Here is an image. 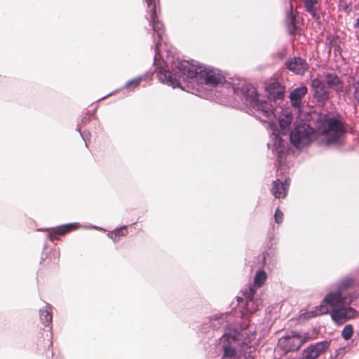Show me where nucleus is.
<instances>
[{
	"instance_id": "27",
	"label": "nucleus",
	"mask_w": 359,
	"mask_h": 359,
	"mask_svg": "<svg viewBox=\"0 0 359 359\" xmlns=\"http://www.w3.org/2000/svg\"><path fill=\"white\" fill-rule=\"evenodd\" d=\"M68 231H69V226H62V227H60L59 229L53 230V233H54V236H56V235H63L66 232H67Z\"/></svg>"
},
{
	"instance_id": "9",
	"label": "nucleus",
	"mask_w": 359,
	"mask_h": 359,
	"mask_svg": "<svg viewBox=\"0 0 359 359\" xmlns=\"http://www.w3.org/2000/svg\"><path fill=\"white\" fill-rule=\"evenodd\" d=\"M330 344L328 341L311 344L303 351L302 359H316L329 348Z\"/></svg>"
},
{
	"instance_id": "33",
	"label": "nucleus",
	"mask_w": 359,
	"mask_h": 359,
	"mask_svg": "<svg viewBox=\"0 0 359 359\" xmlns=\"http://www.w3.org/2000/svg\"><path fill=\"white\" fill-rule=\"evenodd\" d=\"M238 359H242L241 358H239ZM245 359H254L252 356L249 355L248 358H245Z\"/></svg>"
},
{
	"instance_id": "22",
	"label": "nucleus",
	"mask_w": 359,
	"mask_h": 359,
	"mask_svg": "<svg viewBox=\"0 0 359 359\" xmlns=\"http://www.w3.org/2000/svg\"><path fill=\"white\" fill-rule=\"evenodd\" d=\"M52 307L50 305H46L43 309L40 310V319L45 325L52 322Z\"/></svg>"
},
{
	"instance_id": "26",
	"label": "nucleus",
	"mask_w": 359,
	"mask_h": 359,
	"mask_svg": "<svg viewBox=\"0 0 359 359\" xmlns=\"http://www.w3.org/2000/svg\"><path fill=\"white\" fill-rule=\"evenodd\" d=\"M141 79V77L132 79L126 83V87L128 88L130 87H136L140 84Z\"/></svg>"
},
{
	"instance_id": "25",
	"label": "nucleus",
	"mask_w": 359,
	"mask_h": 359,
	"mask_svg": "<svg viewBox=\"0 0 359 359\" xmlns=\"http://www.w3.org/2000/svg\"><path fill=\"white\" fill-rule=\"evenodd\" d=\"M353 334V329L351 325H347L344 327L342 330L341 335L346 340H348L351 338Z\"/></svg>"
},
{
	"instance_id": "17",
	"label": "nucleus",
	"mask_w": 359,
	"mask_h": 359,
	"mask_svg": "<svg viewBox=\"0 0 359 359\" xmlns=\"http://www.w3.org/2000/svg\"><path fill=\"white\" fill-rule=\"evenodd\" d=\"M306 93L307 88L305 86L294 89L290 94L291 104L296 108H299L302 104V99Z\"/></svg>"
},
{
	"instance_id": "24",
	"label": "nucleus",
	"mask_w": 359,
	"mask_h": 359,
	"mask_svg": "<svg viewBox=\"0 0 359 359\" xmlns=\"http://www.w3.org/2000/svg\"><path fill=\"white\" fill-rule=\"evenodd\" d=\"M266 279V273L264 270H259L258 271H257L254 278V287H261L264 283Z\"/></svg>"
},
{
	"instance_id": "19",
	"label": "nucleus",
	"mask_w": 359,
	"mask_h": 359,
	"mask_svg": "<svg viewBox=\"0 0 359 359\" xmlns=\"http://www.w3.org/2000/svg\"><path fill=\"white\" fill-rule=\"evenodd\" d=\"M292 120V115L288 110L283 111L280 114L279 117V125L283 134L288 130Z\"/></svg>"
},
{
	"instance_id": "16",
	"label": "nucleus",
	"mask_w": 359,
	"mask_h": 359,
	"mask_svg": "<svg viewBox=\"0 0 359 359\" xmlns=\"http://www.w3.org/2000/svg\"><path fill=\"white\" fill-rule=\"evenodd\" d=\"M286 21L287 25V29L290 34H295L298 24V13H295L293 11L292 1H290V10L287 12Z\"/></svg>"
},
{
	"instance_id": "7",
	"label": "nucleus",
	"mask_w": 359,
	"mask_h": 359,
	"mask_svg": "<svg viewBox=\"0 0 359 359\" xmlns=\"http://www.w3.org/2000/svg\"><path fill=\"white\" fill-rule=\"evenodd\" d=\"M339 298V292L328 294L319 306H316L311 311L305 313L306 315V318H313L328 313L330 311H332V307L338 302Z\"/></svg>"
},
{
	"instance_id": "28",
	"label": "nucleus",
	"mask_w": 359,
	"mask_h": 359,
	"mask_svg": "<svg viewBox=\"0 0 359 359\" xmlns=\"http://www.w3.org/2000/svg\"><path fill=\"white\" fill-rule=\"evenodd\" d=\"M274 218H275L276 222L278 224H280L283 222V214L278 208L275 212Z\"/></svg>"
},
{
	"instance_id": "15",
	"label": "nucleus",
	"mask_w": 359,
	"mask_h": 359,
	"mask_svg": "<svg viewBox=\"0 0 359 359\" xmlns=\"http://www.w3.org/2000/svg\"><path fill=\"white\" fill-rule=\"evenodd\" d=\"M305 11L309 13L311 17L316 20L320 19V6L321 4L319 0H302Z\"/></svg>"
},
{
	"instance_id": "20",
	"label": "nucleus",
	"mask_w": 359,
	"mask_h": 359,
	"mask_svg": "<svg viewBox=\"0 0 359 359\" xmlns=\"http://www.w3.org/2000/svg\"><path fill=\"white\" fill-rule=\"evenodd\" d=\"M276 130L272 133V150L277 152L278 154H281L284 152L285 147L284 141L278 134L276 133Z\"/></svg>"
},
{
	"instance_id": "10",
	"label": "nucleus",
	"mask_w": 359,
	"mask_h": 359,
	"mask_svg": "<svg viewBox=\"0 0 359 359\" xmlns=\"http://www.w3.org/2000/svg\"><path fill=\"white\" fill-rule=\"evenodd\" d=\"M313 96L318 102H324L329 99L330 91L325 82L318 78L311 82Z\"/></svg>"
},
{
	"instance_id": "29",
	"label": "nucleus",
	"mask_w": 359,
	"mask_h": 359,
	"mask_svg": "<svg viewBox=\"0 0 359 359\" xmlns=\"http://www.w3.org/2000/svg\"><path fill=\"white\" fill-rule=\"evenodd\" d=\"M290 179L286 178L283 182H282L281 189L283 190V195H287V189L290 186Z\"/></svg>"
},
{
	"instance_id": "1",
	"label": "nucleus",
	"mask_w": 359,
	"mask_h": 359,
	"mask_svg": "<svg viewBox=\"0 0 359 359\" xmlns=\"http://www.w3.org/2000/svg\"><path fill=\"white\" fill-rule=\"evenodd\" d=\"M173 73L165 69H161L158 74L159 80L164 83L176 88L180 86V79L186 76L201 83L211 86H217L224 81L220 71L200 65L198 62L188 60H177L172 64ZM184 79V78H183Z\"/></svg>"
},
{
	"instance_id": "11",
	"label": "nucleus",
	"mask_w": 359,
	"mask_h": 359,
	"mask_svg": "<svg viewBox=\"0 0 359 359\" xmlns=\"http://www.w3.org/2000/svg\"><path fill=\"white\" fill-rule=\"evenodd\" d=\"M237 339L236 332H224L220 338V342L222 344L224 349V357L229 358H235L236 353L235 349L231 346V343L235 342Z\"/></svg>"
},
{
	"instance_id": "18",
	"label": "nucleus",
	"mask_w": 359,
	"mask_h": 359,
	"mask_svg": "<svg viewBox=\"0 0 359 359\" xmlns=\"http://www.w3.org/2000/svg\"><path fill=\"white\" fill-rule=\"evenodd\" d=\"M325 81L328 87L334 88L337 92L342 91L343 84L337 75L332 73L327 74Z\"/></svg>"
},
{
	"instance_id": "31",
	"label": "nucleus",
	"mask_w": 359,
	"mask_h": 359,
	"mask_svg": "<svg viewBox=\"0 0 359 359\" xmlns=\"http://www.w3.org/2000/svg\"><path fill=\"white\" fill-rule=\"evenodd\" d=\"M126 233V230L125 229H117L114 232L115 237L120 236H124Z\"/></svg>"
},
{
	"instance_id": "6",
	"label": "nucleus",
	"mask_w": 359,
	"mask_h": 359,
	"mask_svg": "<svg viewBox=\"0 0 359 359\" xmlns=\"http://www.w3.org/2000/svg\"><path fill=\"white\" fill-rule=\"evenodd\" d=\"M356 313L353 308L343 306V298L339 292L338 302L332 307V312L330 313L332 320L337 325H341L347 320L353 318Z\"/></svg>"
},
{
	"instance_id": "23",
	"label": "nucleus",
	"mask_w": 359,
	"mask_h": 359,
	"mask_svg": "<svg viewBox=\"0 0 359 359\" xmlns=\"http://www.w3.org/2000/svg\"><path fill=\"white\" fill-rule=\"evenodd\" d=\"M282 182L276 180L273 182L271 192L276 198H285L286 195H283V190L281 189Z\"/></svg>"
},
{
	"instance_id": "30",
	"label": "nucleus",
	"mask_w": 359,
	"mask_h": 359,
	"mask_svg": "<svg viewBox=\"0 0 359 359\" xmlns=\"http://www.w3.org/2000/svg\"><path fill=\"white\" fill-rule=\"evenodd\" d=\"M330 46L334 48V50L335 53L338 52L340 53L341 51V46L339 44H337V41L334 39L330 41Z\"/></svg>"
},
{
	"instance_id": "4",
	"label": "nucleus",
	"mask_w": 359,
	"mask_h": 359,
	"mask_svg": "<svg viewBox=\"0 0 359 359\" xmlns=\"http://www.w3.org/2000/svg\"><path fill=\"white\" fill-rule=\"evenodd\" d=\"M147 4L148 11L147 19L150 25L152 27L153 31L156 34L158 41L156 43L154 60H157L159 56V46L163 41V36L165 32L163 23L158 20L156 11L157 0H145Z\"/></svg>"
},
{
	"instance_id": "32",
	"label": "nucleus",
	"mask_w": 359,
	"mask_h": 359,
	"mask_svg": "<svg viewBox=\"0 0 359 359\" xmlns=\"http://www.w3.org/2000/svg\"><path fill=\"white\" fill-rule=\"evenodd\" d=\"M355 27L359 29V18L356 20V22L355 24Z\"/></svg>"
},
{
	"instance_id": "5",
	"label": "nucleus",
	"mask_w": 359,
	"mask_h": 359,
	"mask_svg": "<svg viewBox=\"0 0 359 359\" xmlns=\"http://www.w3.org/2000/svg\"><path fill=\"white\" fill-rule=\"evenodd\" d=\"M313 129L306 123L297 125L290 134L291 143L297 148L309 144L313 136Z\"/></svg>"
},
{
	"instance_id": "14",
	"label": "nucleus",
	"mask_w": 359,
	"mask_h": 359,
	"mask_svg": "<svg viewBox=\"0 0 359 359\" xmlns=\"http://www.w3.org/2000/svg\"><path fill=\"white\" fill-rule=\"evenodd\" d=\"M289 70L297 74L302 75L309 69V64L300 57H294L287 62Z\"/></svg>"
},
{
	"instance_id": "12",
	"label": "nucleus",
	"mask_w": 359,
	"mask_h": 359,
	"mask_svg": "<svg viewBox=\"0 0 359 359\" xmlns=\"http://www.w3.org/2000/svg\"><path fill=\"white\" fill-rule=\"evenodd\" d=\"M268 97L273 100H282L285 96V88L275 79H271L265 84Z\"/></svg>"
},
{
	"instance_id": "3",
	"label": "nucleus",
	"mask_w": 359,
	"mask_h": 359,
	"mask_svg": "<svg viewBox=\"0 0 359 359\" xmlns=\"http://www.w3.org/2000/svg\"><path fill=\"white\" fill-rule=\"evenodd\" d=\"M316 133L323 135L325 144H337L346 133V124L340 116L325 115L316 126Z\"/></svg>"
},
{
	"instance_id": "8",
	"label": "nucleus",
	"mask_w": 359,
	"mask_h": 359,
	"mask_svg": "<svg viewBox=\"0 0 359 359\" xmlns=\"http://www.w3.org/2000/svg\"><path fill=\"white\" fill-rule=\"evenodd\" d=\"M306 341L299 334L292 332L291 334L285 335L279 339L278 345L285 352H293L299 350Z\"/></svg>"
},
{
	"instance_id": "2",
	"label": "nucleus",
	"mask_w": 359,
	"mask_h": 359,
	"mask_svg": "<svg viewBox=\"0 0 359 359\" xmlns=\"http://www.w3.org/2000/svg\"><path fill=\"white\" fill-rule=\"evenodd\" d=\"M233 93L251 108L256 116L262 121L270 120L273 116L272 105L259 99L256 89L251 84H243L241 87H233Z\"/></svg>"
},
{
	"instance_id": "13",
	"label": "nucleus",
	"mask_w": 359,
	"mask_h": 359,
	"mask_svg": "<svg viewBox=\"0 0 359 359\" xmlns=\"http://www.w3.org/2000/svg\"><path fill=\"white\" fill-rule=\"evenodd\" d=\"M256 292L255 288L250 286L243 292L245 299V310L249 313H254L259 310L261 305L260 300L255 298Z\"/></svg>"
},
{
	"instance_id": "21",
	"label": "nucleus",
	"mask_w": 359,
	"mask_h": 359,
	"mask_svg": "<svg viewBox=\"0 0 359 359\" xmlns=\"http://www.w3.org/2000/svg\"><path fill=\"white\" fill-rule=\"evenodd\" d=\"M231 318V314L222 315L219 317H215L210 321V326L213 330H218L220 328H227V318Z\"/></svg>"
}]
</instances>
